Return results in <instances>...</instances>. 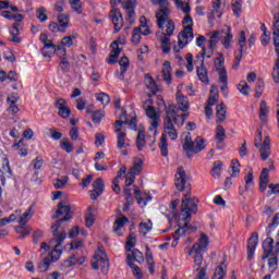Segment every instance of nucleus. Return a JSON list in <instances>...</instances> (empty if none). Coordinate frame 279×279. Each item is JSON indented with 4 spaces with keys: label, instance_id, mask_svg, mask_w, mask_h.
Segmentation results:
<instances>
[{
    "label": "nucleus",
    "instance_id": "obj_21",
    "mask_svg": "<svg viewBox=\"0 0 279 279\" xmlns=\"http://www.w3.org/2000/svg\"><path fill=\"white\" fill-rule=\"evenodd\" d=\"M145 161L142 158H135L133 161V166L129 169V172L131 175L135 177L141 175L143 172V163Z\"/></svg>",
    "mask_w": 279,
    "mask_h": 279
},
{
    "label": "nucleus",
    "instance_id": "obj_7",
    "mask_svg": "<svg viewBox=\"0 0 279 279\" xmlns=\"http://www.w3.org/2000/svg\"><path fill=\"white\" fill-rule=\"evenodd\" d=\"M185 17L183 19L184 29L178 36L179 45L181 49H184L186 45H189V40H193V19L189 15V12L185 13Z\"/></svg>",
    "mask_w": 279,
    "mask_h": 279
},
{
    "label": "nucleus",
    "instance_id": "obj_3",
    "mask_svg": "<svg viewBox=\"0 0 279 279\" xmlns=\"http://www.w3.org/2000/svg\"><path fill=\"white\" fill-rule=\"evenodd\" d=\"M184 197L185 198L181 201V218L183 227L177 229L175 234L178 235L191 234L192 232L197 231V225H189L191 221V214L193 213L195 215V213H197V204L189 198V194H184Z\"/></svg>",
    "mask_w": 279,
    "mask_h": 279
},
{
    "label": "nucleus",
    "instance_id": "obj_33",
    "mask_svg": "<svg viewBox=\"0 0 279 279\" xmlns=\"http://www.w3.org/2000/svg\"><path fill=\"white\" fill-rule=\"evenodd\" d=\"M219 81L222 84L220 89L222 93H226V90H228V71H226V69L219 70Z\"/></svg>",
    "mask_w": 279,
    "mask_h": 279
},
{
    "label": "nucleus",
    "instance_id": "obj_54",
    "mask_svg": "<svg viewBox=\"0 0 279 279\" xmlns=\"http://www.w3.org/2000/svg\"><path fill=\"white\" fill-rule=\"evenodd\" d=\"M43 165H45V159H43V157H36V158L33 159L32 162H31V167H32L35 171H40V169H43Z\"/></svg>",
    "mask_w": 279,
    "mask_h": 279
},
{
    "label": "nucleus",
    "instance_id": "obj_30",
    "mask_svg": "<svg viewBox=\"0 0 279 279\" xmlns=\"http://www.w3.org/2000/svg\"><path fill=\"white\" fill-rule=\"evenodd\" d=\"M226 114H227L226 105L221 102L216 107V122L223 123V121H226Z\"/></svg>",
    "mask_w": 279,
    "mask_h": 279
},
{
    "label": "nucleus",
    "instance_id": "obj_13",
    "mask_svg": "<svg viewBox=\"0 0 279 279\" xmlns=\"http://www.w3.org/2000/svg\"><path fill=\"white\" fill-rule=\"evenodd\" d=\"M75 38H77V34L63 37L61 40L62 46H57L58 56H66V48L64 47H73Z\"/></svg>",
    "mask_w": 279,
    "mask_h": 279
},
{
    "label": "nucleus",
    "instance_id": "obj_16",
    "mask_svg": "<svg viewBox=\"0 0 279 279\" xmlns=\"http://www.w3.org/2000/svg\"><path fill=\"white\" fill-rule=\"evenodd\" d=\"M208 243H209L208 236L203 233L198 242L193 245L189 254H195V252L202 254V252H206V248L208 247Z\"/></svg>",
    "mask_w": 279,
    "mask_h": 279
},
{
    "label": "nucleus",
    "instance_id": "obj_46",
    "mask_svg": "<svg viewBox=\"0 0 279 279\" xmlns=\"http://www.w3.org/2000/svg\"><path fill=\"white\" fill-rule=\"evenodd\" d=\"M238 43L240 45V49L238 51H241V53H243V51H245V48L247 46V37H245L244 31L240 32Z\"/></svg>",
    "mask_w": 279,
    "mask_h": 279
},
{
    "label": "nucleus",
    "instance_id": "obj_50",
    "mask_svg": "<svg viewBox=\"0 0 279 279\" xmlns=\"http://www.w3.org/2000/svg\"><path fill=\"white\" fill-rule=\"evenodd\" d=\"M279 226V213H277L275 215V217L272 218V221L270 225H268L266 231H267V234H271V232H274V230H276V228H278Z\"/></svg>",
    "mask_w": 279,
    "mask_h": 279
},
{
    "label": "nucleus",
    "instance_id": "obj_41",
    "mask_svg": "<svg viewBox=\"0 0 279 279\" xmlns=\"http://www.w3.org/2000/svg\"><path fill=\"white\" fill-rule=\"evenodd\" d=\"M59 26H61V29H66L69 27V14L66 13H59L57 15Z\"/></svg>",
    "mask_w": 279,
    "mask_h": 279
},
{
    "label": "nucleus",
    "instance_id": "obj_53",
    "mask_svg": "<svg viewBox=\"0 0 279 279\" xmlns=\"http://www.w3.org/2000/svg\"><path fill=\"white\" fill-rule=\"evenodd\" d=\"M232 11L235 16H241V8H243V0H232Z\"/></svg>",
    "mask_w": 279,
    "mask_h": 279
},
{
    "label": "nucleus",
    "instance_id": "obj_2",
    "mask_svg": "<svg viewBox=\"0 0 279 279\" xmlns=\"http://www.w3.org/2000/svg\"><path fill=\"white\" fill-rule=\"evenodd\" d=\"M175 114V107H166V118L163 120V133L160 137L159 149L161 151V156L167 158L169 156V143L167 142V136L171 141H178V122L175 123V119L173 118Z\"/></svg>",
    "mask_w": 279,
    "mask_h": 279
},
{
    "label": "nucleus",
    "instance_id": "obj_29",
    "mask_svg": "<svg viewBox=\"0 0 279 279\" xmlns=\"http://www.w3.org/2000/svg\"><path fill=\"white\" fill-rule=\"evenodd\" d=\"M196 73L201 82L208 84V71L206 70V65H204V59L201 60V66L196 68Z\"/></svg>",
    "mask_w": 279,
    "mask_h": 279
},
{
    "label": "nucleus",
    "instance_id": "obj_12",
    "mask_svg": "<svg viewBox=\"0 0 279 279\" xmlns=\"http://www.w3.org/2000/svg\"><path fill=\"white\" fill-rule=\"evenodd\" d=\"M174 178V185L177 186L178 191H184V187L186 186V171H184L183 167L178 168Z\"/></svg>",
    "mask_w": 279,
    "mask_h": 279
},
{
    "label": "nucleus",
    "instance_id": "obj_43",
    "mask_svg": "<svg viewBox=\"0 0 279 279\" xmlns=\"http://www.w3.org/2000/svg\"><path fill=\"white\" fill-rule=\"evenodd\" d=\"M153 223H151V220H147V221H144V222H141L140 223V232L141 234H149V232H151V228H153Z\"/></svg>",
    "mask_w": 279,
    "mask_h": 279
},
{
    "label": "nucleus",
    "instance_id": "obj_44",
    "mask_svg": "<svg viewBox=\"0 0 279 279\" xmlns=\"http://www.w3.org/2000/svg\"><path fill=\"white\" fill-rule=\"evenodd\" d=\"M51 258L49 257H46L43 259L41 263L38 264V269L40 271V274H45V271H48L49 270V267H51Z\"/></svg>",
    "mask_w": 279,
    "mask_h": 279
},
{
    "label": "nucleus",
    "instance_id": "obj_8",
    "mask_svg": "<svg viewBox=\"0 0 279 279\" xmlns=\"http://www.w3.org/2000/svg\"><path fill=\"white\" fill-rule=\"evenodd\" d=\"M52 236L54 241H57V244L54 250L50 252L48 258H50L52 263H57V260H60V256H62V250L60 247L62 246V241L66 239V232H64V230H61V232L52 231Z\"/></svg>",
    "mask_w": 279,
    "mask_h": 279
},
{
    "label": "nucleus",
    "instance_id": "obj_26",
    "mask_svg": "<svg viewBox=\"0 0 279 279\" xmlns=\"http://www.w3.org/2000/svg\"><path fill=\"white\" fill-rule=\"evenodd\" d=\"M171 62L166 61L163 62L162 69H161V75L163 77V82H166L168 85H171L172 77H171Z\"/></svg>",
    "mask_w": 279,
    "mask_h": 279
},
{
    "label": "nucleus",
    "instance_id": "obj_63",
    "mask_svg": "<svg viewBox=\"0 0 279 279\" xmlns=\"http://www.w3.org/2000/svg\"><path fill=\"white\" fill-rule=\"evenodd\" d=\"M131 40L133 45H138V43H141V27H135L133 29V35Z\"/></svg>",
    "mask_w": 279,
    "mask_h": 279
},
{
    "label": "nucleus",
    "instance_id": "obj_10",
    "mask_svg": "<svg viewBox=\"0 0 279 279\" xmlns=\"http://www.w3.org/2000/svg\"><path fill=\"white\" fill-rule=\"evenodd\" d=\"M123 10L126 12V16L129 22L132 24L134 23V17L136 16V0H119Z\"/></svg>",
    "mask_w": 279,
    "mask_h": 279
},
{
    "label": "nucleus",
    "instance_id": "obj_9",
    "mask_svg": "<svg viewBox=\"0 0 279 279\" xmlns=\"http://www.w3.org/2000/svg\"><path fill=\"white\" fill-rule=\"evenodd\" d=\"M110 263L108 262V256L102 251L97 252L92 259V268L97 271V269H108Z\"/></svg>",
    "mask_w": 279,
    "mask_h": 279
},
{
    "label": "nucleus",
    "instance_id": "obj_59",
    "mask_svg": "<svg viewBox=\"0 0 279 279\" xmlns=\"http://www.w3.org/2000/svg\"><path fill=\"white\" fill-rule=\"evenodd\" d=\"M250 89L251 87L245 81L240 82L238 85V90H240L241 95H250Z\"/></svg>",
    "mask_w": 279,
    "mask_h": 279
},
{
    "label": "nucleus",
    "instance_id": "obj_47",
    "mask_svg": "<svg viewBox=\"0 0 279 279\" xmlns=\"http://www.w3.org/2000/svg\"><path fill=\"white\" fill-rule=\"evenodd\" d=\"M39 40L44 44L45 49H56V45L49 40L47 34H40Z\"/></svg>",
    "mask_w": 279,
    "mask_h": 279
},
{
    "label": "nucleus",
    "instance_id": "obj_4",
    "mask_svg": "<svg viewBox=\"0 0 279 279\" xmlns=\"http://www.w3.org/2000/svg\"><path fill=\"white\" fill-rule=\"evenodd\" d=\"M206 141L202 137H196L193 141L191 133H186L183 140V149L187 156V158H193L195 154H199V151H204L206 149Z\"/></svg>",
    "mask_w": 279,
    "mask_h": 279
},
{
    "label": "nucleus",
    "instance_id": "obj_58",
    "mask_svg": "<svg viewBox=\"0 0 279 279\" xmlns=\"http://www.w3.org/2000/svg\"><path fill=\"white\" fill-rule=\"evenodd\" d=\"M263 90H265V82H263V80H258L255 86V97L257 99L262 97Z\"/></svg>",
    "mask_w": 279,
    "mask_h": 279
},
{
    "label": "nucleus",
    "instance_id": "obj_18",
    "mask_svg": "<svg viewBox=\"0 0 279 279\" xmlns=\"http://www.w3.org/2000/svg\"><path fill=\"white\" fill-rule=\"evenodd\" d=\"M56 108L59 110L61 119H69L71 117V109L66 106V100L60 98L56 101Z\"/></svg>",
    "mask_w": 279,
    "mask_h": 279
},
{
    "label": "nucleus",
    "instance_id": "obj_39",
    "mask_svg": "<svg viewBox=\"0 0 279 279\" xmlns=\"http://www.w3.org/2000/svg\"><path fill=\"white\" fill-rule=\"evenodd\" d=\"M4 19L9 21H15V23H23L25 16L23 14H12L10 11H3Z\"/></svg>",
    "mask_w": 279,
    "mask_h": 279
},
{
    "label": "nucleus",
    "instance_id": "obj_45",
    "mask_svg": "<svg viewBox=\"0 0 279 279\" xmlns=\"http://www.w3.org/2000/svg\"><path fill=\"white\" fill-rule=\"evenodd\" d=\"M222 167H223V162H221V161H215L214 162V168L211 169L213 178H220L221 177Z\"/></svg>",
    "mask_w": 279,
    "mask_h": 279
},
{
    "label": "nucleus",
    "instance_id": "obj_38",
    "mask_svg": "<svg viewBox=\"0 0 279 279\" xmlns=\"http://www.w3.org/2000/svg\"><path fill=\"white\" fill-rule=\"evenodd\" d=\"M269 114V107H267V102L262 100L259 104V119L260 121H265Z\"/></svg>",
    "mask_w": 279,
    "mask_h": 279
},
{
    "label": "nucleus",
    "instance_id": "obj_32",
    "mask_svg": "<svg viewBox=\"0 0 279 279\" xmlns=\"http://www.w3.org/2000/svg\"><path fill=\"white\" fill-rule=\"evenodd\" d=\"M126 264L129 265V267H131V269H133V275L135 276L136 279L143 278V272L141 271V267L134 265V262H132L131 254L126 256Z\"/></svg>",
    "mask_w": 279,
    "mask_h": 279
},
{
    "label": "nucleus",
    "instance_id": "obj_40",
    "mask_svg": "<svg viewBox=\"0 0 279 279\" xmlns=\"http://www.w3.org/2000/svg\"><path fill=\"white\" fill-rule=\"evenodd\" d=\"M86 262L85 257H80L78 259L75 257V255H73L72 257H70L69 259H66L64 262L65 267H72V265H84V263Z\"/></svg>",
    "mask_w": 279,
    "mask_h": 279
},
{
    "label": "nucleus",
    "instance_id": "obj_17",
    "mask_svg": "<svg viewBox=\"0 0 279 279\" xmlns=\"http://www.w3.org/2000/svg\"><path fill=\"white\" fill-rule=\"evenodd\" d=\"M94 190L89 191V195L92 199H97L104 193V189H106V185L104 184V179L98 178L96 181L93 183Z\"/></svg>",
    "mask_w": 279,
    "mask_h": 279
},
{
    "label": "nucleus",
    "instance_id": "obj_14",
    "mask_svg": "<svg viewBox=\"0 0 279 279\" xmlns=\"http://www.w3.org/2000/svg\"><path fill=\"white\" fill-rule=\"evenodd\" d=\"M258 245V233L253 232L247 242V260H254V253Z\"/></svg>",
    "mask_w": 279,
    "mask_h": 279
},
{
    "label": "nucleus",
    "instance_id": "obj_34",
    "mask_svg": "<svg viewBox=\"0 0 279 279\" xmlns=\"http://www.w3.org/2000/svg\"><path fill=\"white\" fill-rule=\"evenodd\" d=\"M219 40H221V31H216L209 37L208 49H215Z\"/></svg>",
    "mask_w": 279,
    "mask_h": 279
},
{
    "label": "nucleus",
    "instance_id": "obj_6",
    "mask_svg": "<svg viewBox=\"0 0 279 279\" xmlns=\"http://www.w3.org/2000/svg\"><path fill=\"white\" fill-rule=\"evenodd\" d=\"M177 106L173 104H169L166 108H174V113L172 114L174 119V123H178V117H180V112H187L189 108H191V104L189 102V97L182 94L181 86L177 87Z\"/></svg>",
    "mask_w": 279,
    "mask_h": 279
},
{
    "label": "nucleus",
    "instance_id": "obj_24",
    "mask_svg": "<svg viewBox=\"0 0 279 279\" xmlns=\"http://www.w3.org/2000/svg\"><path fill=\"white\" fill-rule=\"evenodd\" d=\"M128 221L130 220L125 216H121L114 221L113 231L116 232V234H118L119 236H123V226H125Z\"/></svg>",
    "mask_w": 279,
    "mask_h": 279
},
{
    "label": "nucleus",
    "instance_id": "obj_42",
    "mask_svg": "<svg viewBox=\"0 0 279 279\" xmlns=\"http://www.w3.org/2000/svg\"><path fill=\"white\" fill-rule=\"evenodd\" d=\"M214 64L216 66V71L218 72V75H219V71H221V69H226L223 66V64H226V59L223 58L222 53L218 52V57L216 59H214Z\"/></svg>",
    "mask_w": 279,
    "mask_h": 279
},
{
    "label": "nucleus",
    "instance_id": "obj_5",
    "mask_svg": "<svg viewBox=\"0 0 279 279\" xmlns=\"http://www.w3.org/2000/svg\"><path fill=\"white\" fill-rule=\"evenodd\" d=\"M56 216L52 219H59L54 225L51 226L52 232H62L60 231V227L62 226V221H69L73 219V210H71V206L66 204V202L62 201L57 205Z\"/></svg>",
    "mask_w": 279,
    "mask_h": 279
},
{
    "label": "nucleus",
    "instance_id": "obj_27",
    "mask_svg": "<svg viewBox=\"0 0 279 279\" xmlns=\"http://www.w3.org/2000/svg\"><path fill=\"white\" fill-rule=\"evenodd\" d=\"M144 84L153 95H156L158 93V84H156V81H154V77H151V75L145 74Z\"/></svg>",
    "mask_w": 279,
    "mask_h": 279
},
{
    "label": "nucleus",
    "instance_id": "obj_51",
    "mask_svg": "<svg viewBox=\"0 0 279 279\" xmlns=\"http://www.w3.org/2000/svg\"><path fill=\"white\" fill-rule=\"evenodd\" d=\"M34 217V213H32V207H29L20 218V223L22 226H26L29 219Z\"/></svg>",
    "mask_w": 279,
    "mask_h": 279
},
{
    "label": "nucleus",
    "instance_id": "obj_60",
    "mask_svg": "<svg viewBox=\"0 0 279 279\" xmlns=\"http://www.w3.org/2000/svg\"><path fill=\"white\" fill-rule=\"evenodd\" d=\"M97 101H100L102 106H108L110 104V96L106 93L96 94Z\"/></svg>",
    "mask_w": 279,
    "mask_h": 279
},
{
    "label": "nucleus",
    "instance_id": "obj_56",
    "mask_svg": "<svg viewBox=\"0 0 279 279\" xmlns=\"http://www.w3.org/2000/svg\"><path fill=\"white\" fill-rule=\"evenodd\" d=\"M136 246V235L130 233L126 240V252H132V248Z\"/></svg>",
    "mask_w": 279,
    "mask_h": 279
},
{
    "label": "nucleus",
    "instance_id": "obj_36",
    "mask_svg": "<svg viewBox=\"0 0 279 279\" xmlns=\"http://www.w3.org/2000/svg\"><path fill=\"white\" fill-rule=\"evenodd\" d=\"M146 143L147 138H145V131H138L136 138V146L138 151H143V149H145Z\"/></svg>",
    "mask_w": 279,
    "mask_h": 279
},
{
    "label": "nucleus",
    "instance_id": "obj_35",
    "mask_svg": "<svg viewBox=\"0 0 279 279\" xmlns=\"http://www.w3.org/2000/svg\"><path fill=\"white\" fill-rule=\"evenodd\" d=\"M219 101V94L217 93V87L211 86L209 98L206 102V106H215L216 102Z\"/></svg>",
    "mask_w": 279,
    "mask_h": 279
},
{
    "label": "nucleus",
    "instance_id": "obj_28",
    "mask_svg": "<svg viewBox=\"0 0 279 279\" xmlns=\"http://www.w3.org/2000/svg\"><path fill=\"white\" fill-rule=\"evenodd\" d=\"M213 11L209 13V19H221L222 12H221V0H213L211 2Z\"/></svg>",
    "mask_w": 279,
    "mask_h": 279
},
{
    "label": "nucleus",
    "instance_id": "obj_37",
    "mask_svg": "<svg viewBox=\"0 0 279 279\" xmlns=\"http://www.w3.org/2000/svg\"><path fill=\"white\" fill-rule=\"evenodd\" d=\"M226 141V129L222 125H218L216 129V143L217 145H223Z\"/></svg>",
    "mask_w": 279,
    "mask_h": 279
},
{
    "label": "nucleus",
    "instance_id": "obj_57",
    "mask_svg": "<svg viewBox=\"0 0 279 279\" xmlns=\"http://www.w3.org/2000/svg\"><path fill=\"white\" fill-rule=\"evenodd\" d=\"M60 147L63 151H66V154H71L73 151V144H71L68 138H63L60 142Z\"/></svg>",
    "mask_w": 279,
    "mask_h": 279
},
{
    "label": "nucleus",
    "instance_id": "obj_48",
    "mask_svg": "<svg viewBox=\"0 0 279 279\" xmlns=\"http://www.w3.org/2000/svg\"><path fill=\"white\" fill-rule=\"evenodd\" d=\"M213 53H215V48H208L206 51V47H202L201 54H197L196 58L197 60H204V58H213Z\"/></svg>",
    "mask_w": 279,
    "mask_h": 279
},
{
    "label": "nucleus",
    "instance_id": "obj_61",
    "mask_svg": "<svg viewBox=\"0 0 279 279\" xmlns=\"http://www.w3.org/2000/svg\"><path fill=\"white\" fill-rule=\"evenodd\" d=\"M15 232L20 234V239H25V236L29 234V228H27L25 225H21L15 228Z\"/></svg>",
    "mask_w": 279,
    "mask_h": 279
},
{
    "label": "nucleus",
    "instance_id": "obj_1",
    "mask_svg": "<svg viewBox=\"0 0 279 279\" xmlns=\"http://www.w3.org/2000/svg\"><path fill=\"white\" fill-rule=\"evenodd\" d=\"M153 5H159V10L155 16L157 19V27L162 29V34L158 37L160 49L163 53L171 51V36L175 32V23L169 19L171 16V4L167 0H151Z\"/></svg>",
    "mask_w": 279,
    "mask_h": 279
},
{
    "label": "nucleus",
    "instance_id": "obj_22",
    "mask_svg": "<svg viewBox=\"0 0 279 279\" xmlns=\"http://www.w3.org/2000/svg\"><path fill=\"white\" fill-rule=\"evenodd\" d=\"M233 38L234 36L232 35V32H230V28H228L227 32H220V40L225 49H230L232 47Z\"/></svg>",
    "mask_w": 279,
    "mask_h": 279
},
{
    "label": "nucleus",
    "instance_id": "obj_19",
    "mask_svg": "<svg viewBox=\"0 0 279 279\" xmlns=\"http://www.w3.org/2000/svg\"><path fill=\"white\" fill-rule=\"evenodd\" d=\"M7 104H8V112L9 114H17L19 110V96L16 94H11L7 98Z\"/></svg>",
    "mask_w": 279,
    "mask_h": 279
},
{
    "label": "nucleus",
    "instance_id": "obj_31",
    "mask_svg": "<svg viewBox=\"0 0 279 279\" xmlns=\"http://www.w3.org/2000/svg\"><path fill=\"white\" fill-rule=\"evenodd\" d=\"M190 256H192L194 258V269L195 271H202V269H204V267H202L203 263H204V255L202 253H193L190 254Z\"/></svg>",
    "mask_w": 279,
    "mask_h": 279
},
{
    "label": "nucleus",
    "instance_id": "obj_55",
    "mask_svg": "<svg viewBox=\"0 0 279 279\" xmlns=\"http://www.w3.org/2000/svg\"><path fill=\"white\" fill-rule=\"evenodd\" d=\"M239 167H241V163L239 162V159H233L231 161V178H236V175H239V173H241V169H239Z\"/></svg>",
    "mask_w": 279,
    "mask_h": 279
},
{
    "label": "nucleus",
    "instance_id": "obj_64",
    "mask_svg": "<svg viewBox=\"0 0 279 279\" xmlns=\"http://www.w3.org/2000/svg\"><path fill=\"white\" fill-rule=\"evenodd\" d=\"M223 276H226V271H223V266H218L216 268L213 279H223Z\"/></svg>",
    "mask_w": 279,
    "mask_h": 279
},
{
    "label": "nucleus",
    "instance_id": "obj_15",
    "mask_svg": "<svg viewBox=\"0 0 279 279\" xmlns=\"http://www.w3.org/2000/svg\"><path fill=\"white\" fill-rule=\"evenodd\" d=\"M146 116L148 119H150V126L155 131L158 129V125L160 123V114L156 112V108L154 106H147L146 108Z\"/></svg>",
    "mask_w": 279,
    "mask_h": 279
},
{
    "label": "nucleus",
    "instance_id": "obj_62",
    "mask_svg": "<svg viewBox=\"0 0 279 279\" xmlns=\"http://www.w3.org/2000/svg\"><path fill=\"white\" fill-rule=\"evenodd\" d=\"M131 253H132L131 263L132 260H136L137 263H141L142 260H144L143 253H141L138 248H134V250L131 248Z\"/></svg>",
    "mask_w": 279,
    "mask_h": 279
},
{
    "label": "nucleus",
    "instance_id": "obj_49",
    "mask_svg": "<svg viewBox=\"0 0 279 279\" xmlns=\"http://www.w3.org/2000/svg\"><path fill=\"white\" fill-rule=\"evenodd\" d=\"M175 7L178 8V10L189 13L191 12V7L189 5V2H184L182 0H173Z\"/></svg>",
    "mask_w": 279,
    "mask_h": 279
},
{
    "label": "nucleus",
    "instance_id": "obj_20",
    "mask_svg": "<svg viewBox=\"0 0 279 279\" xmlns=\"http://www.w3.org/2000/svg\"><path fill=\"white\" fill-rule=\"evenodd\" d=\"M270 149H271V140L269 138V136H266L262 144V147L259 148V156L262 160H267L269 158Z\"/></svg>",
    "mask_w": 279,
    "mask_h": 279
},
{
    "label": "nucleus",
    "instance_id": "obj_52",
    "mask_svg": "<svg viewBox=\"0 0 279 279\" xmlns=\"http://www.w3.org/2000/svg\"><path fill=\"white\" fill-rule=\"evenodd\" d=\"M36 16L38 21H40V23H45V21L49 19V16L47 15V9H45V7L38 8L36 10Z\"/></svg>",
    "mask_w": 279,
    "mask_h": 279
},
{
    "label": "nucleus",
    "instance_id": "obj_25",
    "mask_svg": "<svg viewBox=\"0 0 279 279\" xmlns=\"http://www.w3.org/2000/svg\"><path fill=\"white\" fill-rule=\"evenodd\" d=\"M111 53L109 54V59L108 62L109 64H117V60L119 58V54L121 53L122 49L119 48V43L118 41H113L111 44Z\"/></svg>",
    "mask_w": 279,
    "mask_h": 279
},
{
    "label": "nucleus",
    "instance_id": "obj_11",
    "mask_svg": "<svg viewBox=\"0 0 279 279\" xmlns=\"http://www.w3.org/2000/svg\"><path fill=\"white\" fill-rule=\"evenodd\" d=\"M111 22L113 23V32H121L123 28V14H121V10L113 9L109 14Z\"/></svg>",
    "mask_w": 279,
    "mask_h": 279
},
{
    "label": "nucleus",
    "instance_id": "obj_23",
    "mask_svg": "<svg viewBox=\"0 0 279 279\" xmlns=\"http://www.w3.org/2000/svg\"><path fill=\"white\" fill-rule=\"evenodd\" d=\"M117 134V147L118 149H124V147H130V144L125 142V132L121 130V128H118L114 130Z\"/></svg>",
    "mask_w": 279,
    "mask_h": 279
}]
</instances>
